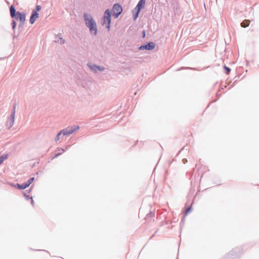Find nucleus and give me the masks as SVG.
<instances>
[{
  "label": "nucleus",
  "instance_id": "nucleus-34",
  "mask_svg": "<svg viewBox=\"0 0 259 259\" xmlns=\"http://www.w3.org/2000/svg\"><path fill=\"white\" fill-rule=\"evenodd\" d=\"M31 191V188H30L28 190H27L26 191H27V193H29Z\"/></svg>",
  "mask_w": 259,
  "mask_h": 259
},
{
  "label": "nucleus",
  "instance_id": "nucleus-8",
  "mask_svg": "<svg viewBox=\"0 0 259 259\" xmlns=\"http://www.w3.org/2000/svg\"><path fill=\"white\" fill-rule=\"evenodd\" d=\"M155 47V43L152 41L146 42L143 45H141L139 49L140 50H148L150 51L154 49Z\"/></svg>",
  "mask_w": 259,
  "mask_h": 259
},
{
  "label": "nucleus",
  "instance_id": "nucleus-37",
  "mask_svg": "<svg viewBox=\"0 0 259 259\" xmlns=\"http://www.w3.org/2000/svg\"><path fill=\"white\" fill-rule=\"evenodd\" d=\"M138 142H139V141H138V140H137V141H136V144H137Z\"/></svg>",
  "mask_w": 259,
  "mask_h": 259
},
{
  "label": "nucleus",
  "instance_id": "nucleus-4",
  "mask_svg": "<svg viewBox=\"0 0 259 259\" xmlns=\"http://www.w3.org/2000/svg\"><path fill=\"white\" fill-rule=\"evenodd\" d=\"M242 250L241 247L234 248L227 254V257L229 259H235L242 253Z\"/></svg>",
  "mask_w": 259,
  "mask_h": 259
},
{
  "label": "nucleus",
  "instance_id": "nucleus-10",
  "mask_svg": "<svg viewBox=\"0 0 259 259\" xmlns=\"http://www.w3.org/2000/svg\"><path fill=\"white\" fill-rule=\"evenodd\" d=\"M38 16L39 14L37 12L32 11L29 20L30 23L33 24L36 21V19L38 18Z\"/></svg>",
  "mask_w": 259,
  "mask_h": 259
},
{
  "label": "nucleus",
  "instance_id": "nucleus-17",
  "mask_svg": "<svg viewBox=\"0 0 259 259\" xmlns=\"http://www.w3.org/2000/svg\"><path fill=\"white\" fill-rule=\"evenodd\" d=\"M9 156V154L8 153L3 154L0 156V165L3 162V161L7 159Z\"/></svg>",
  "mask_w": 259,
  "mask_h": 259
},
{
  "label": "nucleus",
  "instance_id": "nucleus-13",
  "mask_svg": "<svg viewBox=\"0 0 259 259\" xmlns=\"http://www.w3.org/2000/svg\"><path fill=\"white\" fill-rule=\"evenodd\" d=\"M67 149V147H66L65 148V149H63V148H57V149L58 151H61V152H59V153H56L55 155H54V156L53 157V158H56V157H57L58 156L61 155L63 152H65L66 151V150Z\"/></svg>",
  "mask_w": 259,
  "mask_h": 259
},
{
  "label": "nucleus",
  "instance_id": "nucleus-2",
  "mask_svg": "<svg viewBox=\"0 0 259 259\" xmlns=\"http://www.w3.org/2000/svg\"><path fill=\"white\" fill-rule=\"evenodd\" d=\"M10 16L13 19L19 20L20 22H22V20L25 21L26 14L24 12L17 11L14 5L10 7Z\"/></svg>",
  "mask_w": 259,
  "mask_h": 259
},
{
  "label": "nucleus",
  "instance_id": "nucleus-15",
  "mask_svg": "<svg viewBox=\"0 0 259 259\" xmlns=\"http://www.w3.org/2000/svg\"><path fill=\"white\" fill-rule=\"evenodd\" d=\"M249 23H250V20H243L241 22V26L242 27L245 28V27H248L249 26Z\"/></svg>",
  "mask_w": 259,
  "mask_h": 259
},
{
  "label": "nucleus",
  "instance_id": "nucleus-29",
  "mask_svg": "<svg viewBox=\"0 0 259 259\" xmlns=\"http://www.w3.org/2000/svg\"><path fill=\"white\" fill-rule=\"evenodd\" d=\"M138 3L145 4L146 0H140Z\"/></svg>",
  "mask_w": 259,
  "mask_h": 259
},
{
  "label": "nucleus",
  "instance_id": "nucleus-18",
  "mask_svg": "<svg viewBox=\"0 0 259 259\" xmlns=\"http://www.w3.org/2000/svg\"><path fill=\"white\" fill-rule=\"evenodd\" d=\"M155 215L154 211H150L146 215V219H148L149 218H153Z\"/></svg>",
  "mask_w": 259,
  "mask_h": 259
},
{
  "label": "nucleus",
  "instance_id": "nucleus-25",
  "mask_svg": "<svg viewBox=\"0 0 259 259\" xmlns=\"http://www.w3.org/2000/svg\"><path fill=\"white\" fill-rule=\"evenodd\" d=\"M24 196L25 199L27 200H31L32 198V197H30L29 195H27L26 193H24Z\"/></svg>",
  "mask_w": 259,
  "mask_h": 259
},
{
  "label": "nucleus",
  "instance_id": "nucleus-38",
  "mask_svg": "<svg viewBox=\"0 0 259 259\" xmlns=\"http://www.w3.org/2000/svg\"><path fill=\"white\" fill-rule=\"evenodd\" d=\"M202 176H203V175H202L201 176V179L202 178Z\"/></svg>",
  "mask_w": 259,
  "mask_h": 259
},
{
  "label": "nucleus",
  "instance_id": "nucleus-6",
  "mask_svg": "<svg viewBox=\"0 0 259 259\" xmlns=\"http://www.w3.org/2000/svg\"><path fill=\"white\" fill-rule=\"evenodd\" d=\"M79 129V125H74L73 126H68L61 131L63 133V136H69Z\"/></svg>",
  "mask_w": 259,
  "mask_h": 259
},
{
  "label": "nucleus",
  "instance_id": "nucleus-3",
  "mask_svg": "<svg viewBox=\"0 0 259 259\" xmlns=\"http://www.w3.org/2000/svg\"><path fill=\"white\" fill-rule=\"evenodd\" d=\"M111 15V11L108 9H106L104 12V16L101 21L102 25H106V28H107L108 30H110V29Z\"/></svg>",
  "mask_w": 259,
  "mask_h": 259
},
{
  "label": "nucleus",
  "instance_id": "nucleus-20",
  "mask_svg": "<svg viewBox=\"0 0 259 259\" xmlns=\"http://www.w3.org/2000/svg\"><path fill=\"white\" fill-rule=\"evenodd\" d=\"M62 135H63V133L62 132V131H60L57 135V136H56L55 138V141L56 142H57V141H58L59 139H60V136H62Z\"/></svg>",
  "mask_w": 259,
  "mask_h": 259
},
{
  "label": "nucleus",
  "instance_id": "nucleus-16",
  "mask_svg": "<svg viewBox=\"0 0 259 259\" xmlns=\"http://www.w3.org/2000/svg\"><path fill=\"white\" fill-rule=\"evenodd\" d=\"M34 180V178L31 177V178H29L26 182L24 183V184H25L26 187L27 188L31 185V184L33 182Z\"/></svg>",
  "mask_w": 259,
  "mask_h": 259
},
{
  "label": "nucleus",
  "instance_id": "nucleus-32",
  "mask_svg": "<svg viewBox=\"0 0 259 259\" xmlns=\"http://www.w3.org/2000/svg\"><path fill=\"white\" fill-rule=\"evenodd\" d=\"M142 37L144 38L145 37V31L144 30L142 32Z\"/></svg>",
  "mask_w": 259,
  "mask_h": 259
},
{
  "label": "nucleus",
  "instance_id": "nucleus-12",
  "mask_svg": "<svg viewBox=\"0 0 259 259\" xmlns=\"http://www.w3.org/2000/svg\"><path fill=\"white\" fill-rule=\"evenodd\" d=\"M14 187L18 188L19 190H24V189L27 188V187H26V186L25 185V184L24 183H23L22 184H20L19 183H16L14 186Z\"/></svg>",
  "mask_w": 259,
  "mask_h": 259
},
{
  "label": "nucleus",
  "instance_id": "nucleus-31",
  "mask_svg": "<svg viewBox=\"0 0 259 259\" xmlns=\"http://www.w3.org/2000/svg\"><path fill=\"white\" fill-rule=\"evenodd\" d=\"M31 204L32 206H34V202L33 200V198H31Z\"/></svg>",
  "mask_w": 259,
  "mask_h": 259
},
{
  "label": "nucleus",
  "instance_id": "nucleus-26",
  "mask_svg": "<svg viewBox=\"0 0 259 259\" xmlns=\"http://www.w3.org/2000/svg\"><path fill=\"white\" fill-rule=\"evenodd\" d=\"M16 104H14V106H13V110H12V113H14V115H15V109H16Z\"/></svg>",
  "mask_w": 259,
  "mask_h": 259
},
{
  "label": "nucleus",
  "instance_id": "nucleus-33",
  "mask_svg": "<svg viewBox=\"0 0 259 259\" xmlns=\"http://www.w3.org/2000/svg\"><path fill=\"white\" fill-rule=\"evenodd\" d=\"M185 68L184 67H181L180 68V69H178L177 70H180L181 69H184ZM186 68H187V69H191L189 67H186Z\"/></svg>",
  "mask_w": 259,
  "mask_h": 259
},
{
  "label": "nucleus",
  "instance_id": "nucleus-23",
  "mask_svg": "<svg viewBox=\"0 0 259 259\" xmlns=\"http://www.w3.org/2000/svg\"><path fill=\"white\" fill-rule=\"evenodd\" d=\"M12 28L13 30H15L16 27V22L15 20H12L11 23Z\"/></svg>",
  "mask_w": 259,
  "mask_h": 259
},
{
  "label": "nucleus",
  "instance_id": "nucleus-27",
  "mask_svg": "<svg viewBox=\"0 0 259 259\" xmlns=\"http://www.w3.org/2000/svg\"><path fill=\"white\" fill-rule=\"evenodd\" d=\"M25 21L22 20V22H20V24L18 25L19 28L22 27Z\"/></svg>",
  "mask_w": 259,
  "mask_h": 259
},
{
  "label": "nucleus",
  "instance_id": "nucleus-9",
  "mask_svg": "<svg viewBox=\"0 0 259 259\" xmlns=\"http://www.w3.org/2000/svg\"><path fill=\"white\" fill-rule=\"evenodd\" d=\"M15 117V115H14V113H11V114L8 119V121L6 123V126H7L8 130H10L14 125Z\"/></svg>",
  "mask_w": 259,
  "mask_h": 259
},
{
  "label": "nucleus",
  "instance_id": "nucleus-28",
  "mask_svg": "<svg viewBox=\"0 0 259 259\" xmlns=\"http://www.w3.org/2000/svg\"><path fill=\"white\" fill-rule=\"evenodd\" d=\"M185 215L182 218V219H181V224H184V222H185Z\"/></svg>",
  "mask_w": 259,
  "mask_h": 259
},
{
  "label": "nucleus",
  "instance_id": "nucleus-7",
  "mask_svg": "<svg viewBox=\"0 0 259 259\" xmlns=\"http://www.w3.org/2000/svg\"><path fill=\"white\" fill-rule=\"evenodd\" d=\"M145 5V4L138 3L137 5L133 11V18L134 20H136L137 19L141 11L144 8Z\"/></svg>",
  "mask_w": 259,
  "mask_h": 259
},
{
  "label": "nucleus",
  "instance_id": "nucleus-22",
  "mask_svg": "<svg viewBox=\"0 0 259 259\" xmlns=\"http://www.w3.org/2000/svg\"><path fill=\"white\" fill-rule=\"evenodd\" d=\"M40 10H41V6L39 5H37V6H36L35 9L33 10L32 11L38 13V12Z\"/></svg>",
  "mask_w": 259,
  "mask_h": 259
},
{
  "label": "nucleus",
  "instance_id": "nucleus-39",
  "mask_svg": "<svg viewBox=\"0 0 259 259\" xmlns=\"http://www.w3.org/2000/svg\"><path fill=\"white\" fill-rule=\"evenodd\" d=\"M176 259H179V258H178V257H177Z\"/></svg>",
  "mask_w": 259,
  "mask_h": 259
},
{
  "label": "nucleus",
  "instance_id": "nucleus-11",
  "mask_svg": "<svg viewBox=\"0 0 259 259\" xmlns=\"http://www.w3.org/2000/svg\"><path fill=\"white\" fill-rule=\"evenodd\" d=\"M88 66L93 72L95 73L97 72V65L96 64H91V63H88Z\"/></svg>",
  "mask_w": 259,
  "mask_h": 259
},
{
  "label": "nucleus",
  "instance_id": "nucleus-36",
  "mask_svg": "<svg viewBox=\"0 0 259 259\" xmlns=\"http://www.w3.org/2000/svg\"><path fill=\"white\" fill-rule=\"evenodd\" d=\"M17 36H16L15 34L14 35V38L17 37Z\"/></svg>",
  "mask_w": 259,
  "mask_h": 259
},
{
  "label": "nucleus",
  "instance_id": "nucleus-24",
  "mask_svg": "<svg viewBox=\"0 0 259 259\" xmlns=\"http://www.w3.org/2000/svg\"><path fill=\"white\" fill-rule=\"evenodd\" d=\"M97 70H99L101 72L105 70V68L104 67L97 65Z\"/></svg>",
  "mask_w": 259,
  "mask_h": 259
},
{
  "label": "nucleus",
  "instance_id": "nucleus-1",
  "mask_svg": "<svg viewBox=\"0 0 259 259\" xmlns=\"http://www.w3.org/2000/svg\"><path fill=\"white\" fill-rule=\"evenodd\" d=\"M83 18L85 25L89 29L91 34L96 35L98 32L97 24L92 15L84 13Z\"/></svg>",
  "mask_w": 259,
  "mask_h": 259
},
{
  "label": "nucleus",
  "instance_id": "nucleus-5",
  "mask_svg": "<svg viewBox=\"0 0 259 259\" xmlns=\"http://www.w3.org/2000/svg\"><path fill=\"white\" fill-rule=\"evenodd\" d=\"M113 16L116 19L122 13L123 9L122 6L119 3H116L113 5L112 7Z\"/></svg>",
  "mask_w": 259,
  "mask_h": 259
},
{
  "label": "nucleus",
  "instance_id": "nucleus-30",
  "mask_svg": "<svg viewBox=\"0 0 259 259\" xmlns=\"http://www.w3.org/2000/svg\"><path fill=\"white\" fill-rule=\"evenodd\" d=\"M188 161L187 159L186 158H184L182 160V162H183V163L185 164L186 163H187Z\"/></svg>",
  "mask_w": 259,
  "mask_h": 259
},
{
  "label": "nucleus",
  "instance_id": "nucleus-35",
  "mask_svg": "<svg viewBox=\"0 0 259 259\" xmlns=\"http://www.w3.org/2000/svg\"><path fill=\"white\" fill-rule=\"evenodd\" d=\"M36 250V251H41V250H40V249H37V250ZM42 251H46V250H42Z\"/></svg>",
  "mask_w": 259,
  "mask_h": 259
},
{
  "label": "nucleus",
  "instance_id": "nucleus-21",
  "mask_svg": "<svg viewBox=\"0 0 259 259\" xmlns=\"http://www.w3.org/2000/svg\"><path fill=\"white\" fill-rule=\"evenodd\" d=\"M192 210V206H188L185 210L184 215H187Z\"/></svg>",
  "mask_w": 259,
  "mask_h": 259
},
{
  "label": "nucleus",
  "instance_id": "nucleus-14",
  "mask_svg": "<svg viewBox=\"0 0 259 259\" xmlns=\"http://www.w3.org/2000/svg\"><path fill=\"white\" fill-rule=\"evenodd\" d=\"M55 41L56 42L61 45L65 43L64 39L62 37L58 36H56V40Z\"/></svg>",
  "mask_w": 259,
  "mask_h": 259
},
{
  "label": "nucleus",
  "instance_id": "nucleus-19",
  "mask_svg": "<svg viewBox=\"0 0 259 259\" xmlns=\"http://www.w3.org/2000/svg\"><path fill=\"white\" fill-rule=\"evenodd\" d=\"M223 67L225 70V72L226 73V74L228 75L230 73L231 69L229 67L226 66V65H224Z\"/></svg>",
  "mask_w": 259,
  "mask_h": 259
}]
</instances>
